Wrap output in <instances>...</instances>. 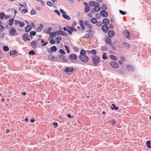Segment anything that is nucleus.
Listing matches in <instances>:
<instances>
[{
  "mask_svg": "<svg viewBox=\"0 0 151 151\" xmlns=\"http://www.w3.org/2000/svg\"><path fill=\"white\" fill-rule=\"evenodd\" d=\"M91 59L93 63L95 66H97L98 63L100 62L101 58L97 56H95V57L93 56Z\"/></svg>",
  "mask_w": 151,
  "mask_h": 151,
  "instance_id": "f257e3e1",
  "label": "nucleus"
},
{
  "mask_svg": "<svg viewBox=\"0 0 151 151\" xmlns=\"http://www.w3.org/2000/svg\"><path fill=\"white\" fill-rule=\"evenodd\" d=\"M80 60L83 63L87 62L89 60V58L88 56H79Z\"/></svg>",
  "mask_w": 151,
  "mask_h": 151,
  "instance_id": "f03ea898",
  "label": "nucleus"
},
{
  "mask_svg": "<svg viewBox=\"0 0 151 151\" xmlns=\"http://www.w3.org/2000/svg\"><path fill=\"white\" fill-rule=\"evenodd\" d=\"M17 32L14 27H12L9 31V34L11 36H14L17 35Z\"/></svg>",
  "mask_w": 151,
  "mask_h": 151,
  "instance_id": "7ed1b4c3",
  "label": "nucleus"
},
{
  "mask_svg": "<svg viewBox=\"0 0 151 151\" xmlns=\"http://www.w3.org/2000/svg\"><path fill=\"white\" fill-rule=\"evenodd\" d=\"M57 48L55 46H53L51 47L50 48V49H48L47 50V51L48 53L50 54H52V52H55L57 50Z\"/></svg>",
  "mask_w": 151,
  "mask_h": 151,
  "instance_id": "20e7f679",
  "label": "nucleus"
},
{
  "mask_svg": "<svg viewBox=\"0 0 151 151\" xmlns=\"http://www.w3.org/2000/svg\"><path fill=\"white\" fill-rule=\"evenodd\" d=\"M78 56L77 55L74 53L71 54L69 55V58L71 60H76L78 58Z\"/></svg>",
  "mask_w": 151,
  "mask_h": 151,
  "instance_id": "39448f33",
  "label": "nucleus"
},
{
  "mask_svg": "<svg viewBox=\"0 0 151 151\" xmlns=\"http://www.w3.org/2000/svg\"><path fill=\"white\" fill-rule=\"evenodd\" d=\"M124 35L127 39H130L129 33L127 30H124L123 31Z\"/></svg>",
  "mask_w": 151,
  "mask_h": 151,
  "instance_id": "423d86ee",
  "label": "nucleus"
},
{
  "mask_svg": "<svg viewBox=\"0 0 151 151\" xmlns=\"http://www.w3.org/2000/svg\"><path fill=\"white\" fill-rule=\"evenodd\" d=\"M100 15L103 17H107L108 15V12L105 10H101L100 12Z\"/></svg>",
  "mask_w": 151,
  "mask_h": 151,
  "instance_id": "0eeeda50",
  "label": "nucleus"
},
{
  "mask_svg": "<svg viewBox=\"0 0 151 151\" xmlns=\"http://www.w3.org/2000/svg\"><path fill=\"white\" fill-rule=\"evenodd\" d=\"M110 64L112 67L114 68H117L118 67V63L114 61H111V62L110 63Z\"/></svg>",
  "mask_w": 151,
  "mask_h": 151,
  "instance_id": "6e6552de",
  "label": "nucleus"
},
{
  "mask_svg": "<svg viewBox=\"0 0 151 151\" xmlns=\"http://www.w3.org/2000/svg\"><path fill=\"white\" fill-rule=\"evenodd\" d=\"M101 29L103 32L106 33L108 31L109 27L107 25H103L102 26Z\"/></svg>",
  "mask_w": 151,
  "mask_h": 151,
  "instance_id": "1a4fd4ad",
  "label": "nucleus"
},
{
  "mask_svg": "<svg viewBox=\"0 0 151 151\" xmlns=\"http://www.w3.org/2000/svg\"><path fill=\"white\" fill-rule=\"evenodd\" d=\"M32 27L30 25H28L26 26L24 28L25 31L26 32H29L32 29Z\"/></svg>",
  "mask_w": 151,
  "mask_h": 151,
  "instance_id": "9d476101",
  "label": "nucleus"
},
{
  "mask_svg": "<svg viewBox=\"0 0 151 151\" xmlns=\"http://www.w3.org/2000/svg\"><path fill=\"white\" fill-rule=\"evenodd\" d=\"M31 46L33 48H36L37 45V41L34 40L30 42Z\"/></svg>",
  "mask_w": 151,
  "mask_h": 151,
  "instance_id": "9b49d317",
  "label": "nucleus"
},
{
  "mask_svg": "<svg viewBox=\"0 0 151 151\" xmlns=\"http://www.w3.org/2000/svg\"><path fill=\"white\" fill-rule=\"evenodd\" d=\"M115 35L114 32L112 30H111L108 31V36L111 38H112Z\"/></svg>",
  "mask_w": 151,
  "mask_h": 151,
  "instance_id": "f8f14e48",
  "label": "nucleus"
},
{
  "mask_svg": "<svg viewBox=\"0 0 151 151\" xmlns=\"http://www.w3.org/2000/svg\"><path fill=\"white\" fill-rule=\"evenodd\" d=\"M97 4H99V3L95 1H90L89 2V5L91 7L95 6Z\"/></svg>",
  "mask_w": 151,
  "mask_h": 151,
  "instance_id": "ddd939ff",
  "label": "nucleus"
},
{
  "mask_svg": "<svg viewBox=\"0 0 151 151\" xmlns=\"http://www.w3.org/2000/svg\"><path fill=\"white\" fill-rule=\"evenodd\" d=\"M74 70V69L73 67H72L71 68H70L69 67H67L65 68V71L66 72H73Z\"/></svg>",
  "mask_w": 151,
  "mask_h": 151,
  "instance_id": "4468645a",
  "label": "nucleus"
},
{
  "mask_svg": "<svg viewBox=\"0 0 151 151\" xmlns=\"http://www.w3.org/2000/svg\"><path fill=\"white\" fill-rule=\"evenodd\" d=\"M102 22L104 25H107L109 24V22L107 18H104L103 19Z\"/></svg>",
  "mask_w": 151,
  "mask_h": 151,
  "instance_id": "2eb2a0df",
  "label": "nucleus"
},
{
  "mask_svg": "<svg viewBox=\"0 0 151 151\" xmlns=\"http://www.w3.org/2000/svg\"><path fill=\"white\" fill-rule=\"evenodd\" d=\"M80 55L79 56H86V53L84 50H81L80 52Z\"/></svg>",
  "mask_w": 151,
  "mask_h": 151,
  "instance_id": "dca6fc26",
  "label": "nucleus"
},
{
  "mask_svg": "<svg viewBox=\"0 0 151 151\" xmlns=\"http://www.w3.org/2000/svg\"><path fill=\"white\" fill-rule=\"evenodd\" d=\"M59 57L62 59L63 62L65 63H66L68 62V59L65 58V56L63 55H59Z\"/></svg>",
  "mask_w": 151,
  "mask_h": 151,
  "instance_id": "f3484780",
  "label": "nucleus"
},
{
  "mask_svg": "<svg viewBox=\"0 0 151 151\" xmlns=\"http://www.w3.org/2000/svg\"><path fill=\"white\" fill-rule=\"evenodd\" d=\"M101 8L99 6V4H97L96 6H95L94 8V10L95 11L98 12L100 9Z\"/></svg>",
  "mask_w": 151,
  "mask_h": 151,
  "instance_id": "a211bd4d",
  "label": "nucleus"
},
{
  "mask_svg": "<svg viewBox=\"0 0 151 151\" xmlns=\"http://www.w3.org/2000/svg\"><path fill=\"white\" fill-rule=\"evenodd\" d=\"M43 27V25L42 24H40V27L36 29V31L37 32H40L42 30Z\"/></svg>",
  "mask_w": 151,
  "mask_h": 151,
  "instance_id": "6ab92c4d",
  "label": "nucleus"
},
{
  "mask_svg": "<svg viewBox=\"0 0 151 151\" xmlns=\"http://www.w3.org/2000/svg\"><path fill=\"white\" fill-rule=\"evenodd\" d=\"M79 24L82 29L83 30H84L85 29V27L84 26L83 21L82 20H80L79 21Z\"/></svg>",
  "mask_w": 151,
  "mask_h": 151,
  "instance_id": "aec40b11",
  "label": "nucleus"
},
{
  "mask_svg": "<svg viewBox=\"0 0 151 151\" xmlns=\"http://www.w3.org/2000/svg\"><path fill=\"white\" fill-rule=\"evenodd\" d=\"M84 23L85 25L89 29H92L93 27L91 25L88 24V22L87 21H84Z\"/></svg>",
  "mask_w": 151,
  "mask_h": 151,
  "instance_id": "412c9836",
  "label": "nucleus"
},
{
  "mask_svg": "<svg viewBox=\"0 0 151 151\" xmlns=\"http://www.w3.org/2000/svg\"><path fill=\"white\" fill-rule=\"evenodd\" d=\"M92 35L93 34L92 33H88L86 34L85 35L84 37L86 39H89L90 36H91L90 38L92 37Z\"/></svg>",
  "mask_w": 151,
  "mask_h": 151,
  "instance_id": "4be33fe9",
  "label": "nucleus"
},
{
  "mask_svg": "<svg viewBox=\"0 0 151 151\" xmlns=\"http://www.w3.org/2000/svg\"><path fill=\"white\" fill-rule=\"evenodd\" d=\"M59 32L60 34L62 36H68V34L64 31H63L59 30Z\"/></svg>",
  "mask_w": 151,
  "mask_h": 151,
  "instance_id": "5701e85b",
  "label": "nucleus"
},
{
  "mask_svg": "<svg viewBox=\"0 0 151 151\" xmlns=\"http://www.w3.org/2000/svg\"><path fill=\"white\" fill-rule=\"evenodd\" d=\"M47 33L51 35H52L54 37H55L56 35H57L55 32H50L49 31H48L47 32Z\"/></svg>",
  "mask_w": 151,
  "mask_h": 151,
  "instance_id": "b1692460",
  "label": "nucleus"
},
{
  "mask_svg": "<svg viewBox=\"0 0 151 151\" xmlns=\"http://www.w3.org/2000/svg\"><path fill=\"white\" fill-rule=\"evenodd\" d=\"M28 37V34L25 33L22 36V39L25 41H26V39Z\"/></svg>",
  "mask_w": 151,
  "mask_h": 151,
  "instance_id": "393cba45",
  "label": "nucleus"
},
{
  "mask_svg": "<svg viewBox=\"0 0 151 151\" xmlns=\"http://www.w3.org/2000/svg\"><path fill=\"white\" fill-rule=\"evenodd\" d=\"M18 52L16 50H11L10 52L9 55H14V54H18Z\"/></svg>",
  "mask_w": 151,
  "mask_h": 151,
  "instance_id": "a878e982",
  "label": "nucleus"
},
{
  "mask_svg": "<svg viewBox=\"0 0 151 151\" xmlns=\"http://www.w3.org/2000/svg\"><path fill=\"white\" fill-rule=\"evenodd\" d=\"M62 16L63 18L67 20H69L70 19V17L69 16L66 15V14H62Z\"/></svg>",
  "mask_w": 151,
  "mask_h": 151,
  "instance_id": "bb28decb",
  "label": "nucleus"
},
{
  "mask_svg": "<svg viewBox=\"0 0 151 151\" xmlns=\"http://www.w3.org/2000/svg\"><path fill=\"white\" fill-rule=\"evenodd\" d=\"M49 59L50 60H52L54 61H56V60H53V59H55V57L54 56H52V55H49L48 56Z\"/></svg>",
  "mask_w": 151,
  "mask_h": 151,
  "instance_id": "cd10ccee",
  "label": "nucleus"
},
{
  "mask_svg": "<svg viewBox=\"0 0 151 151\" xmlns=\"http://www.w3.org/2000/svg\"><path fill=\"white\" fill-rule=\"evenodd\" d=\"M55 39L57 41V43L59 44L60 42V40H62V38L59 37H56Z\"/></svg>",
  "mask_w": 151,
  "mask_h": 151,
  "instance_id": "c85d7f7f",
  "label": "nucleus"
},
{
  "mask_svg": "<svg viewBox=\"0 0 151 151\" xmlns=\"http://www.w3.org/2000/svg\"><path fill=\"white\" fill-rule=\"evenodd\" d=\"M112 106H111V108L112 110H113L114 109L115 110H117L119 109V108L116 106L114 104H112Z\"/></svg>",
  "mask_w": 151,
  "mask_h": 151,
  "instance_id": "c756f323",
  "label": "nucleus"
},
{
  "mask_svg": "<svg viewBox=\"0 0 151 151\" xmlns=\"http://www.w3.org/2000/svg\"><path fill=\"white\" fill-rule=\"evenodd\" d=\"M3 50L4 51H7L9 50V47L6 45H5L3 46Z\"/></svg>",
  "mask_w": 151,
  "mask_h": 151,
  "instance_id": "7c9ffc66",
  "label": "nucleus"
},
{
  "mask_svg": "<svg viewBox=\"0 0 151 151\" xmlns=\"http://www.w3.org/2000/svg\"><path fill=\"white\" fill-rule=\"evenodd\" d=\"M151 142L150 140H148L146 142V144L147 145V147L149 148H151V146L150 145Z\"/></svg>",
  "mask_w": 151,
  "mask_h": 151,
  "instance_id": "2f4dec72",
  "label": "nucleus"
},
{
  "mask_svg": "<svg viewBox=\"0 0 151 151\" xmlns=\"http://www.w3.org/2000/svg\"><path fill=\"white\" fill-rule=\"evenodd\" d=\"M14 20V19L12 18L9 20V26H12V25Z\"/></svg>",
  "mask_w": 151,
  "mask_h": 151,
  "instance_id": "473e14b6",
  "label": "nucleus"
},
{
  "mask_svg": "<svg viewBox=\"0 0 151 151\" xmlns=\"http://www.w3.org/2000/svg\"><path fill=\"white\" fill-rule=\"evenodd\" d=\"M101 9L104 10H105L107 9V5L105 4H103L101 6Z\"/></svg>",
  "mask_w": 151,
  "mask_h": 151,
  "instance_id": "72a5a7b5",
  "label": "nucleus"
},
{
  "mask_svg": "<svg viewBox=\"0 0 151 151\" xmlns=\"http://www.w3.org/2000/svg\"><path fill=\"white\" fill-rule=\"evenodd\" d=\"M85 12L86 13L88 12L90 10V7L88 6H85Z\"/></svg>",
  "mask_w": 151,
  "mask_h": 151,
  "instance_id": "f704fd0d",
  "label": "nucleus"
},
{
  "mask_svg": "<svg viewBox=\"0 0 151 151\" xmlns=\"http://www.w3.org/2000/svg\"><path fill=\"white\" fill-rule=\"evenodd\" d=\"M5 16V14L4 12H1L0 13V19L2 20Z\"/></svg>",
  "mask_w": 151,
  "mask_h": 151,
  "instance_id": "c9c22d12",
  "label": "nucleus"
},
{
  "mask_svg": "<svg viewBox=\"0 0 151 151\" xmlns=\"http://www.w3.org/2000/svg\"><path fill=\"white\" fill-rule=\"evenodd\" d=\"M102 58L103 60H105L108 58V57L106 56L105 53H104L102 55Z\"/></svg>",
  "mask_w": 151,
  "mask_h": 151,
  "instance_id": "e433bc0d",
  "label": "nucleus"
},
{
  "mask_svg": "<svg viewBox=\"0 0 151 151\" xmlns=\"http://www.w3.org/2000/svg\"><path fill=\"white\" fill-rule=\"evenodd\" d=\"M110 58L114 60H116V57L113 55H110L109 56Z\"/></svg>",
  "mask_w": 151,
  "mask_h": 151,
  "instance_id": "4c0bfd02",
  "label": "nucleus"
},
{
  "mask_svg": "<svg viewBox=\"0 0 151 151\" xmlns=\"http://www.w3.org/2000/svg\"><path fill=\"white\" fill-rule=\"evenodd\" d=\"M111 39L107 37V39L106 40L105 42H106L108 44H109L111 43Z\"/></svg>",
  "mask_w": 151,
  "mask_h": 151,
  "instance_id": "58836bf2",
  "label": "nucleus"
},
{
  "mask_svg": "<svg viewBox=\"0 0 151 151\" xmlns=\"http://www.w3.org/2000/svg\"><path fill=\"white\" fill-rule=\"evenodd\" d=\"M110 122H111V124L113 125L116 124V121L114 119L111 120Z\"/></svg>",
  "mask_w": 151,
  "mask_h": 151,
  "instance_id": "ea45409f",
  "label": "nucleus"
},
{
  "mask_svg": "<svg viewBox=\"0 0 151 151\" xmlns=\"http://www.w3.org/2000/svg\"><path fill=\"white\" fill-rule=\"evenodd\" d=\"M91 22L93 24H95L96 22L97 19L95 18H92L91 19Z\"/></svg>",
  "mask_w": 151,
  "mask_h": 151,
  "instance_id": "a19ab883",
  "label": "nucleus"
},
{
  "mask_svg": "<svg viewBox=\"0 0 151 151\" xmlns=\"http://www.w3.org/2000/svg\"><path fill=\"white\" fill-rule=\"evenodd\" d=\"M127 68L129 70L133 71L134 70L133 67L131 65H129L127 66Z\"/></svg>",
  "mask_w": 151,
  "mask_h": 151,
  "instance_id": "79ce46f5",
  "label": "nucleus"
},
{
  "mask_svg": "<svg viewBox=\"0 0 151 151\" xmlns=\"http://www.w3.org/2000/svg\"><path fill=\"white\" fill-rule=\"evenodd\" d=\"M36 11L34 9H32L30 12V14L31 15L35 14H36Z\"/></svg>",
  "mask_w": 151,
  "mask_h": 151,
  "instance_id": "37998d69",
  "label": "nucleus"
},
{
  "mask_svg": "<svg viewBox=\"0 0 151 151\" xmlns=\"http://www.w3.org/2000/svg\"><path fill=\"white\" fill-rule=\"evenodd\" d=\"M28 53L29 55H33L35 54V52L33 50L29 51Z\"/></svg>",
  "mask_w": 151,
  "mask_h": 151,
  "instance_id": "c03bdc74",
  "label": "nucleus"
},
{
  "mask_svg": "<svg viewBox=\"0 0 151 151\" xmlns=\"http://www.w3.org/2000/svg\"><path fill=\"white\" fill-rule=\"evenodd\" d=\"M122 44L123 45H124L126 46L129 48L130 47V45L128 43L125 42H123Z\"/></svg>",
  "mask_w": 151,
  "mask_h": 151,
  "instance_id": "a18cd8bd",
  "label": "nucleus"
},
{
  "mask_svg": "<svg viewBox=\"0 0 151 151\" xmlns=\"http://www.w3.org/2000/svg\"><path fill=\"white\" fill-rule=\"evenodd\" d=\"M50 42L51 44L53 45L55 43V41L53 40V38H52V39H51L50 40Z\"/></svg>",
  "mask_w": 151,
  "mask_h": 151,
  "instance_id": "49530a36",
  "label": "nucleus"
},
{
  "mask_svg": "<svg viewBox=\"0 0 151 151\" xmlns=\"http://www.w3.org/2000/svg\"><path fill=\"white\" fill-rule=\"evenodd\" d=\"M19 24V27H24L25 25V24L23 22H20Z\"/></svg>",
  "mask_w": 151,
  "mask_h": 151,
  "instance_id": "de8ad7c7",
  "label": "nucleus"
},
{
  "mask_svg": "<svg viewBox=\"0 0 151 151\" xmlns=\"http://www.w3.org/2000/svg\"><path fill=\"white\" fill-rule=\"evenodd\" d=\"M30 35L33 36H34L36 35V32L35 31H31L30 32Z\"/></svg>",
  "mask_w": 151,
  "mask_h": 151,
  "instance_id": "09e8293b",
  "label": "nucleus"
},
{
  "mask_svg": "<svg viewBox=\"0 0 151 151\" xmlns=\"http://www.w3.org/2000/svg\"><path fill=\"white\" fill-rule=\"evenodd\" d=\"M90 29L88 30H86L85 31V32H88V33H90V32H91V33H92V34H93L94 33V32L93 31H92L91 29Z\"/></svg>",
  "mask_w": 151,
  "mask_h": 151,
  "instance_id": "8fccbe9b",
  "label": "nucleus"
},
{
  "mask_svg": "<svg viewBox=\"0 0 151 151\" xmlns=\"http://www.w3.org/2000/svg\"><path fill=\"white\" fill-rule=\"evenodd\" d=\"M5 28L3 26L0 24V32H2L4 29Z\"/></svg>",
  "mask_w": 151,
  "mask_h": 151,
  "instance_id": "3c124183",
  "label": "nucleus"
},
{
  "mask_svg": "<svg viewBox=\"0 0 151 151\" xmlns=\"http://www.w3.org/2000/svg\"><path fill=\"white\" fill-rule=\"evenodd\" d=\"M59 52L61 54L63 55L66 54V52L63 50L60 49L59 51Z\"/></svg>",
  "mask_w": 151,
  "mask_h": 151,
  "instance_id": "603ef678",
  "label": "nucleus"
},
{
  "mask_svg": "<svg viewBox=\"0 0 151 151\" xmlns=\"http://www.w3.org/2000/svg\"><path fill=\"white\" fill-rule=\"evenodd\" d=\"M101 49L103 51H105L107 50V48L106 45H104V46L102 47Z\"/></svg>",
  "mask_w": 151,
  "mask_h": 151,
  "instance_id": "864d4df0",
  "label": "nucleus"
},
{
  "mask_svg": "<svg viewBox=\"0 0 151 151\" xmlns=\"http://www.w3.org/2000/svg\"><path fill=\"white\" fill-rule=\"evenodd\" d=\"M96 23V25L97 26H101L102 25V22H99V21L97 22V21Z\"/></svg>",
  "mask_w": 151,
  "mask_h": 151,
  "instance_id": "5fc2aeb1",
  "label": "nucleus"
},
{
  "mask_svg": "<svg viewBox=\"0 0 151 151\" xmlns=\"http://www.w3.org/2000/svg\"><path fill=\"white\" fill-rule=\"evenodd\" d=\"M119 12L122 15H124L126 14V13L125 11L122 10H120Z\"/></svg>",
  "mask_w": 151,
  "mask_h": 151,
  "instance_id": "6e6d98bb",
  "label": "nucleus"
},
{
  "mask_svg": "<svg viewBox=\"0 0 151 151\" xmlns=\"http://www.w3.org/2000/svg\"><path fill=\"white\" fill-rule=\"evenodd\" d=\"M27 9H22L21 11L22 13H25L27 12Z\"/></svg>",
  "mask_w": 151,
  "mask_h": 151,
  "instance_id": "4d7b16f0",
  "label": "nucleus"
},
{
  "mask_svg": "<svg viewBox=\"0 0 151 151\" xmlns=\"http://www.w3.org/2000/svg\"><path fill=\"white\" fill-rule=\"evenodd\" d=\"M65 47L67 51V52L68 53H70V51L69 50L68 47L66 45H65Z\"/></svg>",
  "mask_w": 151,
  "mask_h": 151,
  "instance_id": "13d9d810",
  "label": "nucleus"
},
{
  "mask_svg": "<svg viewBox=\"0 0 151 151\" xmlns=\"http://www.w3.org/2000/svg\"><path fill=\"white\" fill-rule=\"evenodd\" d=\"M60 12L63 14H67L66 12L62 9H60Z\"/></svg>",
  "mask_w": 151,
  "mask_h": 151,
  "instance_id": "bf43d9fd",
  "label": "nucleus"
},
{
  "mask_svg": "<svg viewBox=\"0 0 151 151\" xmlns=\"http://www.w3.org/2000/svg\"><path fill=\"white\" fill-rule=\"evenodd\" d=\"M5 33H0V39H2V38L4 37Z\"/></svg>",
  "mask_w": 151,
  "mask_h": 151,
  "instance_id": "052dcab7",
  "label": "nucleus"
},
{
  "mask_svg": "<svg viewBox=\"0 0 151 151\" xmlns=\"http://www.w3.org/2000/svg\"><path fill=\"white\" fill-rule=\"evenodd\" d=\"M91 52L92 54L94 55H95L96 54V52L95 50H91Z\"/></svg>",
  "mask_w": 151,
  "mask_h": 151,
  "instance_id": "680f3d73",
  "label": "nucleus"
},
{
  "mask_svg": "<svg viewBox=\"0 0 151 151\" xmlns=\"http://www.w3.org/2000/svg\"><path fill=\"white\" fill-rule=\"evenodd\" d=\"M54 12L57 14L58 15H60V14L59 11L58 10H55L54 11Z\"/></svg>",
  "mask_w": 151,
  "mask_h": 151,
  "instance_id": "e2e57ef3",
  "label": "nucleus"
},
{
  "mask_svg": "<svg viewBox=\"0 0 151 151\" xmlns=\"http://www.w3.org/2000/svg\"><path fill=\"white\" fill-rule=\"evenodd\" d=\"M47 5L49 6H52V3L50 1H48L47 3Z\"/></svg>",
  "mask_w": 151,
  "mask_h": 151,
  "instance_id": "0e129e2a",
  "label": "nucleus"
},
{
  "mask_svg": "<svg viewBox=\"0 0 151 151\" xmlns=\"http://www.w3.org/2000/svg\"><path fill=\"white\" fill-rule=\"evenodd\" d=\"M108 27L109 29H112L113 28V26L112 24H110Z\"/></svg>",
  "mask_w": 151,
  "mask_h": 151,
  "instance_id": "69168bd1",
  "label": "nucleus"
},
{
  "mask_svg": "<svg viewBox=\"0 0 151 151\" xmlns=\"http://www.w3.org/2000/svg\"><path fill=\"white\" fill-rule=\"evenodd\" d=\"M71 28L72 29L73 31H75L76 32L77 31V29H76L73 26H71Z\"/></svg>",
  "mask_w": 151,
  "mask_h": 151,
  "instance_id": "338daca9",
  "label": "nucleus"
},
{
  "mask_svg": "<svg viewBox=\"0 0 151 151\" xmlns=\"http://www.w3.org/2000/svg\"><path fill=\"white\" fill-rule=\"evenodd\" d=\"M73 49L75 51L77 52H78V50L77 47H73Z\"/></svg>",
  "mask_w": 151,
  "mask_h": 151,
  "instance_id": "774afa93",
  "label": "nucleus"
}]
</instances>
